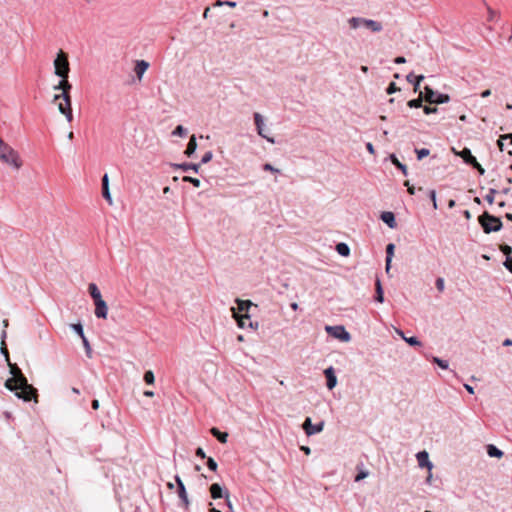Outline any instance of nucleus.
Listing matches in <instances>:
<instances>
[{
  "instance_id": "obj_1",
  "label": "nucleus",
  "mask_w": 512,
  "mask_h": 512,
  "mask_svg": "<svg viewBox=\"0 0 512 512\" xmlns=\"http://www.w3.org/2000/svg\"><path fill=\"white\" fill-rule=\"evenodd\" d=\"M12 377L5 381V387L15 392V396L25 402L34 400L38 402L37 390L28 383L26 377L23 375L18 366L11 367Z\"/></svg>"
},
{
  "instance_id": "obj_2",
  "label": "nucleus",
  "mask_w": 512,
  "mask_h": 512,
  "mask_svg": "<svg viewBox=\"0 0 512 512\" xmlns=\"http://www.w3.org/2000/svg\"><path fill=\"white\" fill-rule=\"evenodd\" d=\"M348 25L351 29L364 28L373 33H379L383 30V25L381 22L372 20V19L363 18V17L349 18Z\"/></svg>"
},
{
  "instance_id": "obj_3",
  "label": "nucleus",
  "mask_w": 512,
  "mask_h": 512,
  "mask_svg": "<svg viewBox=\"0 0 512 512\" xmlns=\"http://www.w3.org/2000/svg\"><path fill=\"white\" fill-rule=\"evenodd\" d=\"M478 221L486 234L500 231L503 227L500 218L493 216L488 212H484L482 215H480L478 217Z\"/></svg>"
},
{
  "instance_id": "obj_4",
  "label": "nucleus",
  "mask_w": 512,
  "mask_h": 512,
  "mask_svg": "<svg viewBox=\"0 0 512 512\" xmlns=\"http://www.w3.org/2000/svg\"><path fill=\"white\" fill-rule=\"evenodd\" d=\"M60 99H62L63 102L58 103L59 112L65 116V118L68 122H72L73 113H72V107H71L70 91H62L61 94H56L53 98V101L57 102Z\"/></svg>"
},
{
  "instance_id": "obj_5",
  "label": "nucleus",
  "mask_w": 512,
  "mask_h": 512,
  "mask_svg": "<svg viewBox=\"0 0 512 512\" xmlns=\"http://www.w3.org/2000/svg\"><path fill=\"white\" fill-rule=\"evenodd\" d=\"M70 71L68 56L60 51L54 60V73L60 78H68Z\"/></svg>"
},
{
  "instance_id": "obj_6",
  "label": "nucleus",
  "mask_w": 512,
  "mask_h": 512,
  "mask_svg": "<svg viewBox=\"0 0 512 512\" xmlns=\"http://www.w3.org/2000/svg\"><path fill=\"white\" fill-rule=\"evenodd\" d=\"M420 94L423 95L424 100L429 102L430 104H443L449 102L450 100L448 94L438 93L429 86H425L424 92H420Z\"/></svg>"
},
{
  "instance_id": "obj_7",
  "label": "nucleus",
  "mask_w": 512,
  "mask_h": 512,
  "mask_svg": "<svg viewBox=\"0 0 512 512\" xmlns=\"http://www.w3.org/2000/svg\"><path fill=\"white\" fill-rule=\"evenodd\" d=\"M175 482L177 484V495L181 501L179 506L182 507L185 511H188L190 508V500L186 491V487L178 475L175 476Z\"/></svg>"
},
{
  "instance_id": "obj_8",
  "label": "nucleus",
  "mask_w": 512,
  "mask_h": 512,
  "mask_svg": "<svg viewBox=\"0 0 512 512\" xmlns=\"http://www.w3.org/2000/svg\"><path fill=\"white\" fill-rule=\"evenodd\" d=\"M325 330L329 335L343 342H348L351 339L350 333L344 328V326H326Z\"/></svg>"
},
{
  "instance_id": "obj_9",
  "label": "nucleus",
  "mask_w": 512,
  "mask_h": 512,
  "mask_svg": "<svg viewBox=\"0 0 512 512\" xmlns=\"http://www.w3.org/2000/svg\"><path fill=\"white\" fill-rule=\"evenodd\" d=\"M0 160L6 164L11 165L17 170L20 169L22 166V161L20 159L18 152L13 148L6 154L1 155Z\"/></svg>"
},
{
  "instance_id": "obj_10",
  "label": "nucleus",
  "mask_w": 512,
  "mask_h": 512,
  "mask_svg": "<svg viewBox=\"0 0 512 512\" xmlns=\"http://www.w3.org/2000/svg\"><path fill=\"white\" fill-rule=\"evenodd\" d=\"M303 430L307 436H311L320 433L324 429V422L321 421L317 424H312L311 418L307 417L302 425Z\"/></svg>"
},
{
  "instance_id": "obj_11",
  "label": "nucleus",
  "mask_w": 512,
  "mask_h": 512,
  "mask_svg": "<svg viewBox=\"0 0 512 512\" xmlns=\"http://www.w3.org/2000/svg\"><path fill=\"white\" fill-rule=\"evenodd\" d=\"M254 122H255V126H256V129H257V133L259 136H261L262 138L266 139L268 142L270 143H275L274 141V138L272 137H268L265 133H264V119H263V116L258 113V112H255L254 115Z\"/></svg>"
},
{
  "instance_id": "obj_12",
  "label": "nucleus",
  "mask_w": 512,
  "mask_h": 512,
  "mask_svg": "<svg viewBox=\"0 0 512 512\" xmlns=\"http://www.w3.org/2000/svg\"><path fill=\"white\" fill-rule=\"evenodd\" d=\"M210 494L213 499H226L229 497V492L227 490H224L218 483H214L210 486Z\"/></svg>"
},
{
  "instance_id": "obj_13",
  "label": "nucleus",
  "mask_w": 512,
  "mask_h": 512,
  "mask_svg": "<svg viewBox=\"0 0 512 512\" xmlns=\"http://www.w3.org/2000/svg\"><path fill=\"white\" fill-rule=\"evenodd\" d=\"M326 377V386L329 390H332L337 385V377L335 375L334 368L332 366L324 370Z\"/></svg>"
},
{
  "instance_id": "obj_14",
  "label": "nucleus",
  "mask_w": 512,
  "mask_h": 512,
  "mask_svg": "<svg viewBox=\"0 0 512 512\" xmlns=\"http://www.w3.org/2000/svg\"><path fill=\"white\" fill-rule=\"evenodd\" d=\"M94 304H95V316L97 318H102V319L107 318L108 306H107L106 302L103 299H100V300L94 302Z\"/></svg>"
},
{
  "instance_id": "obj_15",
  "label": "nucleus",
  "mask_w": 512,
  "mask_h": 512,
  "mask_svg": "<svg viewBox=\"0 0 512 512\" xmlns=\"http://www.w3.org/2000/svg\"><path fill=\"white\" fill-rule=\"evenodd\" d=\"M102 195L109 205L113 204V200L111 197L110 189H109V177L108 174H104L102 177Z\"/></svg>"
},
{
  "instance_id": "obj_16",
  "label": "nucleus",
  "mask_w": 512,
  "mask_h": 512,
  "mask_svg": "<svg viewBox=\"0 0 512 512\" xmlns=\"http://www.w3.org/2000/svg\"><path fill=\"white\" fill-rule=\"evenodd\" d=\"M453 151L456 155L460 156L466 164L473 166L474 163L477 162L476 158L472 155L471 150L469 148H464L460 152H456L455 149H453Z\"/></svg>"
},
{
  "instance_id": "obj_17",
  "label": "nucleus",
  "mask_w": 512,
  "mask_h": 512,
  "mask_svg": "<svg viewBox=\"0 0 512 512\" xmlns=\"http://www.w3.org/2000/svg\"><path fill=\"white\" fill-rule=\"evenodd\" d=\"M418 464L420 467H427L429 470L432 469L433 465L429 461V455L426 451H420L416 455Z\"/></svg>"
},
{
  "instance_id": "obj_18",
  "label": "nucleus",
  "mask_w": 512,
  "mask_h": 512,
  "mask_svg": "<svg viewBox=\"0 0 512 512\" xmlns=\"http://www.w3.org/2000/svg\"><path fill=\"white\" fill-rule=\"evenodd\" d=\"M149 67V63L145 60H137L136 65L134 68V72L139 80L142 79L143 74L146 72V70Z\"/></svg>"
},
{
  "instance_id": "obj_19",
  "label": "nucleus",
  "mask_w": 512,
  "mask_h": 512,
  "mask_svg": "<svg viewBox=\"0 0 512 512\" xmlns=\"http://www.w3.org/2000/svg\"><path fill=\"white\" fill-rule=\"evenodd\" d=\"M233 317L236 319L237 324L240 328L248 327L250 316L248 314L238 315L235 308H232Z\"/></svg>"
},
{
  "instance_id": "obj_20",
  "label": "nucleus",
  "mask_w": 512,
  "mask_h": 512,
  "mask_svg": "<svg viewBox=\"0 0 512 512\" xmlns=\"http://www.w3.org/2000/svg\"><path fill=\"white\" fill-rule=\"evenodd\" d=\"M381 220L388 225L390 228H395L397 223L395 219V215L392 212H383L380 216Z\"/></svg>"
},
{
  "instance_id": "obj_21",
  "label": "nucleus",
  "mask_w": 512,
  "mask_h": 512,
  "mask_svg": "<svg viewBox=\"0 0 512 512\" xmlns=\"http://www.w3.org/2000/svg\"><path fill=\"white\" fill-rule=\"evenodd\" d=\"M424 79V76L423 75H414V73H409L407 76H406V80L413 84L414 86V91H418L419 87H420V83L421 81H423Z\"/></svg>"
},
{
  "instance_id": "obj_22",
  "label": "nucleus",
  "mask_w": 512,
  "mask_h": 512,
  "mask_svg": "<svg viewBox=\"0 0 512 512\" xmlns=\"http://www.w3.org/2000/svg\"><path fill=\"white\" fill-rule=\"evenodd\" d=\"M174 168L181 169L185 172L189 170H193L195 173L199 171L200 164H194V163H182V164H174Z\"/></svg>"
},
{
  "instance_id": "obj_23",
  "label": "nucleus",
  "mask_w": 512,
  "mask_h": 512,
  "mask_svg": "<svg viewBox=\"0 0 512 512\" xmlns=\"http://www.w3.org/2000/svg\"><path fill=\"white\" fill-rule=\"evenodd\" d=\"M211 434L218 439L220 443H226L228 439V433L227 432H221L218 428H211L210 430Z\"/></svg>"
},
{
  "instance_id": "obj_24",
  "label": "nucleus",
  "mask_w": 512,
  "mask_h": 512,
  "mask_svg": "<svg viewBox=\"0 0 512 512\" xmlns=\"http://www.w3.org/2000/svg\"><path fill=\"white\" fill-rule=\"evenodd\" d=\"M196 149H197L196 137H195V135H192L190 140H189V142H188V144H187V148L185 150V154L188 157H190V156H192L195 153Z\"/></svg>"
},
{
  "instance_id": "obj_25",
  "label": "nucleus",
  "mask_w": 512,
  "mask_h": 512,
  "mask_svg": "<svg viewBox=\"0 0 512 512\" xmlns=\"http://www.w3.org/2000/svg\"><path fill=\"white\" fill-rule=\"evenodd\" d=\"M88 291L93 298L94 302L102 299L100 290L98 289L97 285L95 283H90L88 286Z\"/></svg>"
},
{
  "instance_id": "obj_26",
  "label": "nucleus",
  "mask_w": 512,
  "mask_h": 512,
  "mask_svg": "<svg viewBox=\"0 0 512 512\" xmlns=\"http://www.w3.org/2000/svg\"><path fill=\"white\" fill-rule=\"evenodd\" d=\"M72 85L69 83L68 78H61L59 83L53 87L54 90L70 91Z\"/></svg>"
},
{
  "instance_id": "obj_27",
  "label": "nucleus",
  "mask_w": 512,
  "mask_h": 512,
  "mask_svg": "<svg viewBox=\"0 0 512 512\" xmlns=\"http://www.w3.org/2000/svg\"><path fill=\"white\" fill-rule=\"evenodd\" d=\"M336 251L339 255L343 257H348L350 255V248L346 243H338L336 245Z\"/></svg>"
},
{
  "instance_id": "obj_28",
  "label": "nucleus",
  "mask_w": 512,
  "mask_h": 512,
  "mask_svg": "<svg viewBox=\"0 0 512 512\" xmlns=\"http://www.w3.org/2000/svg\"><path fill=\"white\" fill-rule=\"evenodd\" d=\"M236 303L238 305L239 312H248L249 308L252 306V302L250 300H241L236 299Z\"/></svg>"
},
{
  "instance_id": "obj_29",
  "label": "nucleus",
  "mask_w": 512,
  "mask_h": 512,
  "mask_svg": "<svg viewBox=\"0 0 512 512\" xmlns=\"http://www.w3.org/2000/svg\"><path fill=\"white\" fill-rule=\"evenodd\" d=\"M487 454L490 456V457H495V458H501L503 456V452L498 449L495 445H488L487 446Z\"/></svg>"
},
{
  "instance_id": "obj_30",
  "label": "nucleus",
  "mask_w": 512,
  "mask_h": 512,
  "mask_svg": "<svg viewBox=\"0 0 512 512\" xmlns=\"http://www.w3.org/2000/svg\"><path fill=\"white\" fill-rule=\"evenodd\" d=\"M375 300L379 303H382L384 301V293L382 289V285L379 279L376 280V296Z\"/></svg>"
},
{
  "instance_id": "obj_31",
  "label": "nucleus",
  "mask_w": 512,
  "mask_h": 512,
  "mask_svg": "<svg viewBox=\"0 0 512 512\" xmlns=\"http://www.w3.org/2000/svg\"><path fill=\"white\" fill-rule=\"evenodd\" d=\"M390 159L392 163L403 172L404 175H407L406 165L402 164L394 154L390 156Z\"/></svg>"
},
{
  "instance_id": "obj_32",
  "label": "nucleus",
  "mask_w": 512,
  "mask_h": 512,
  "mask_svg": "<svg viewBox=\"0 0 512 512\" xmlns=\"http://www.w3.org/2000/svg\"><path fill=\"white\" fill-rule=\"evenodd\" d=\"M6 337H7V332H6V330H3L2 334H1V352L5 357H8L9 354H8V350H7V347L5 344Z\"/></svg>"
},
{
  "instance_id": "obj_33",
  "label": "nucleus",
  "mask_w": 512,
  "mask_h": 512,
  "mask_svg": "<svg viewBox=\"0 0 512 512\" xmlns=\"http://www.w3.org/2000/svg\"><path fill=\"white\" fill-rule=\"evenodd\" d=\"M432 362H433V363H435V364H437V365H438L440 368H442V369H448V367H449V363H448V361L443 360V359H441V358H439V357H435V356H433V357H432Z\"/></svg>"
},
{
  "instance_id": "obj_34",
  "label": "nucleus",
  "mask_w": 512,
  "mask_h": 512,
  "mask_svg": "<svg viewBox=\"0 0 512 512\" xmlns=\"http://www.w3.org/2000/svg\"><path fill=\"white\" fill-rule=\"evenodd\" d=\"M422 102H423V98H422V95L420 94V97L408 101L407 105L410 108H419V107H422Z\"/></svg>"
},
{
  "instance_id": "obj_35",
  "label": "nucleus",
  "mask_w": 512,
  "mask_h": 512,
  "mask_svg": "<svg viewBox=\"0 0 512 512\" xmlns=\"http://www.w3.org/2000/svg\"><path fill=\"white\" fill-rule=\"evenodd\" d=\"M144 381L148 385H152L155 382V376L154 373L151 370H148L144 374Z\"/></svg>"
},
{
  "instance_id": "obj_36",
  "label": "nucleus",
  "mask_w": 512,
  "mask_h": 512,
  "mask_svg": "<svg viewBox=\"0 0 512 512\" xmlns=\"http://www.w3.org/2000/svg\"><path fill=\"white\" fill-rule=\"evenodd\" d=\"M172 135L184 137L187 135V130L182 125H178L172 132Z\"/></svg>"
},
{
  "instance_id": "obj_37",
  "label": "nucleus",
  "mask_w": 512,
  "mask_h": 512,
  "mask_svg": "<svg viewBox=\"0 0 512 512\" xmlns=\"http://www.w3.org/2000/svg\"><path fill=\"white\" fill-rule=\"evenodd\" d=\"M71 328L81 337L84 338V330L81 323L72 324Z\"/></svg>"
},
{
  "instance_id": "obj_38",
  "label": "nucleus",
  "mask_w": 512,
  "mask_h": 512,
  "mask_svg": "<svg viewBox=\"0 0 512 512\" xmlns=\"http://www.w3.org/2000/svg\"><path fill=\"white\" fill-rule=\"evenodd\" d=\"M404 341L411 346H421L422 345V343L415 336L404 338Z\"/></svg>"
},
{
  "instance_id": "obj_39",
  "label": "nucleus",
  "mask_w": 512,
  "mask_h": 512,
  "mask_svg": "<svg viewBox=\"0 0 512 512\" xmlns=\"http://www.w3.org/2000/svg\"><path fill=\"white\" fill-rule=\"evenodd\" d=\"M497 193V190L494 188H490L488 194L485 196V200L492 204L494 202L495 194Z\"/></svg>"
},
{
  "instance_id": "obj_40",
  "label": "nucleus",
  "mask_w": 512,
  "mask_h": 512,
  "mask_svg": "<svg viewBox=\"0 0 512 512\" xmlns=\"http://www.w3.org/2000/svg\"><path fill=\"white\" fill-rule=\"evenodd\" d=\"M416 154H417V159L418 160H421L423 159L424 157L428 156L430 151L426 148H422V149H416L415 150Z\"/></svg>"
},
{
  "instance_id": "obj_41",
  "label": "nucleus",
  "mask_w": 512,
  "mask_h": 512,
  "mask_svg": "<svg viewBox=\"0 0 512 512\" xmlns=\"http://www.w3.org/2000/svg\"><path fill=\"white\" fill-rule=\"evenodd\" d=\"M394 250H395V245L393 243H389L386 246V258L392 259L394 256Z\"/></svg>"
},
{
  "instance_id": "obj_42",
  "label": "nucleus",
  "mask_w": 512,
  "mask_h": 512,
  "mask_svg": "<svg viewBox=\"0 0 512 512\" xmlns=\"http://www.w3.org/2000/svg\"><path fill=\"white\" fill-rule=\"evenodd\" d=\"M436 288L439 292H443L445 289V281L442 277H438L435 281Z\"/></svg>"
},
{
  "instance_id": "obj_43",
  "label": "nucleus",
  "mask_w": 512,
  "mask_h": 512,
  "mask_svg": "<svg viewBox=\"0 0 512 512\" xmlns=\"http://www.w3.org/2000/svg\"><path fill=\"white\" fill-rule=\"evenodd\" d=\"M184 182H190L195 187H200V180L190 176L183 177Z\"/></svg>"
},
{
  "instance_id": "obj_44",
  "label": "nucleus",
  "mask_w": 512,
  "mask_h": 512,
  "mask_svg": "<svg viewBox=\"0 0 512 512\" xmlns=\"http://www.w3.org/2000/svg\"><path fill=\"white\" fill-rule=\"evenodd\" d=\"M207 467L212 470V471H216L217 470V467H218V464L217 462L211 458V457H208L207 458Z\"/></svg>"
},
{
  "instance_id": "obj_45",
  "label": "nucleus",
  "mask_w": 512,
  "mask_h": 512,
  "mask_svg": "<svg viewBox=\"0 0 512 512\" xmlns=\"http://www.w3.org/2000/svg\"><path fill=\"white\" fill-rule=\"evenodd\" d=\"M500 250H501V252L506 256V258H507V257H511V254H512V248H511L509 245H506V244L502 245V246L500 247Z\"/></svg>"
},
{
  "instance_id": "obj_46",
  "label": "nucleus",
  "mask_w": 512,
  "mask_h": 512,
  "mask_svg": "<svg viewBox=\"0 0 512 512\" xmlns=\"http://www.w3.org/2000/svg\"><path fill=\"white\" fill-rule=\"evenodd\" d=\"M213 158V153L212 151H207L203 156H202V159H201V164H206L208 162H210Z\"/></svg>"
},
{
  "instance_id": "obj_47",
  "label": "nucleus",
  "mask_w": 512,
  "mask_h": 512,
  "mask_svg": "<svg viewBox=\"0 0 512 512\" xmlns=\"http://www.w3.org/2000/svg\"><path fill=\"white\" fill-rule=\"evenodd\" d=\"M82 339V342H83V345H84V348H85V351L88 355V357H91V346L89 344V341L87 340V338L84 336V338H81Z\"/></svg>"
},
{
  "instance_id": "obj_48",
  "label": "nucleus",
  "mask_w": 512,
  "mask_h": 512,
  "mask_svg": "<svg viewBox=\"0 0 512 512\" xmlns=\"http://www.w3.org/2000/svg\"><path fill=\"white\" fill-rule=\"evenodd\" d=\"M263 170L269 171V172H273V173H279L280 172L279 169L273 167L270 163H265L263 165Z\"/></svg>"
},
{
  "instance_id": "obj_49",
  "label": "nucleus",
  "mask_w": 512,
  "mask_h": 512,
  "mask_svg": "<svg viewBox=\"0 0 512 512\" xmlns=\"http://www.w3.org/2000/svg\"><path fill=\"white\" fill-rule=\"evenodd\" d=\"M368 474H369L368 471H365V470L359 471V473L355 477V481L359 482V481L363 480L364 478H366L368 476Z\"/></svg>"
},
{
  "instance_id": "obj_50",
  "label": "nucleus",
  "mask_w": 512,
  "mask_h": 512,
  "mask_svg": "<svg viewBox=\"0 0 512 512\" xmlns=\"http://www.w3.org/2000/svg\"><path fill=\"white\" fill-rule=\"evenodd\" d=\"M429 197H430V199H431V201H432V203H433V208H434V209H437V207H438V206H437V200H436V192H435V190H430V191H429Z\"/></svg>"
},
{
  "instance_id": "obj_51",
  "label": "nucleus",
  "mask_w": 512,
  "mask_h": 512,
  "mask_svg": "<svg viewBox=\"0 0 512 512\" xmlns=\"http://www.w3.org/2000/svg\"><path fill=\"white\" fill-rule=\"evenodd\" d=\"M398 90V87L394 82H391L386 89L387 94H393Z\"/></svg>"
},
{
  "instance_id": "obj_52",
  "label": "nucleus",
  "mask_w": 512,
  "mask_h": 512,
  "mask_svg": "<svg viewBox=\"0 0 512 512\" xmlns=\"http://www.w3.org/2000/svg\"><path fill=\"white\" fill-rule=\"evenodd\" d=\"M423 110H424V113L427 115L431 114V113H436L438 111V109L436 107H430V106H424Z\"/></svg>"
},
{
  "instance_id": "obj_53",
  "label": "nucleus",
  "mask_w": 512,
  "mask_h": 512,
  "mask_svg": "<svg viewBox=\"0 0 512 512\" xmlns=\"http://www.w3.org/2000/svg\"><path fill=\"white\" fill-rule=\"evenodd\" d=\"M504 266L506 267V269H508L509 271L512 272V258L511 257L506 258V261L504 262Z\"/></svg>"
},
{
  "instance_id": "obj_54",
  "label": "nucleus",
  "mask_w": 512,
  "mask_h": 512,
  "mask_svg": "<svg viewBox=\"0 0 512 512\" xmlns=\"http://www.w3.org/2000/svg\"><path fill=\"white\" fill-rule=\"evenodd\" d=\"M473 168L477 169V171L479 172V174L483 175L485 173V169L477 162L474 163V165L472 166Z\"/></svg>"
},
{
  "instance_id": "obj_55",
  "label": "nucleus",
  "mask_w": 512,
  "mask_h": 512,
  "mask_svg": "<svg viewBox=\"0 0 512 512\" xmlns=\"http://www.w3.org/2000/svg\"><path fill=\"white\" fill-rule=\"evenodd\" d=\"M196 456H198V457H200L202 459L206 458V454H205L204 450L201 447H198L196 449Z\"/></svg>"
},
{
  "instance_id": "obj_56",
  "label": "nucleus",
  "mask_w": 512,
  "mask_h": 512,
  "mask_svg": "<svg viewBox=\"0 0 512 512\" xmlns=\"http://www.w3.org/2000/svg\"><path fill=\"white\" fill-rule=\"evenodd\" d=\"M394 62H395L396 64H404V63H406V58H405V57H403V56H398V57H396V58L394 59Z\"/></svg>"
},
{
  "instance_id": "obj_57",
  "label": "nucleus",
  "mask_w": 512,
  "mask_h": 512,
  "mask_svg": "<svg viewBox=\"0 0 512 512\" xmlns=\"http://www.w3.org/2000/svg\"><path fill=\"white\" fill-rule=\"evenodd\" d=\"M225 500H226V505H227V507H228V509H229V512H234V508H233V505H232V503H231V501H230L229 497H228V498H226Z\"/></svg>"
},
{
  "instance_id": "obj_58",
  "label": "nucleus",
  "mask_w": 512,
  "mask_h": 512,
  "mask_svg": "<svg viewBox=\"0 0 512 512\" xmlns=\"http://www.w3.org/2000/svg\"><path fill=\"white\" fill-rule=\"evenodd\" d=\"M366 148H367V150H368V152H369V153H371V154H374V153H375L374 146H373V144H372V143H370V142H369V143H367V144H366Z\"/></svg>"
},
{
  "instance_id": "obj_59",
  "label": "nucleus",
  "mask_w": 512,
  "mask_h": 512,
  "mask_svg": "<svg viewBox=\"0 0 512 512\" xmlns=\"http://www.w3.org/2000/svg\"><path fill=\"white\" fill-rule=\"evenodd\" d=\"M464 388L467 390L469 394H474V388L469 384H464Z\"/></svg>"
},
{
  "instance_id": "obj_60",
  "label": "nucleus",
  "mask_w": 512,
  "mask_h": 512,
  "mask_svg": "<svg viewBox=\"0 0 512 512\" xmlns=\"http://www.w3.org/2000/svg\"><path fill=\"white\" fill-rule=\"evenodd\" d=\"M490 95H491V90H490V89H486V90H484V91L481 93V97H483V98H486V97H488V96H490Z\"/></svg>"
},
{
  "instance_id": "obj_61",
  "label": "nucleus",
  "mask_w": 512,
  "mask_h": 512,
  "mask_svg": "<svg viewBox=\"0 0 512 512\" xmlns=\"http://www.w3.org/2000/svg\"><path fill=\"white\" fill-rule=\"evenodd\" d=\"M258 326H259L258 322L249 321V323H248V327H250L252 329H257Z\"/></svg>"
},
{
  "instance_id": "obj_62",
  "label": "nucleus",
  "mask_w": 512,
  "mask_h": 512,
  "mask_svg": "<svg viewBox=\"0 0 512 512\" xmlns=\"http://www.w3.org/2000/svg\"><path fill=\"white\" fill-rule=\"evenodd\" d=\"M502 344H503V346H506V347H508V346H512V339L507 338V339H505V340L503 341V343H502Z\"/></svg>"
},
{
  "instance_id": "obj_63",
  "label": "nucleus",
  "mask_w": 512,
  "mask_h": 512,
  "mask_svg": "<svg viewBox=\"0 0 512 512\" xmlns=\"http://www.w3.org/2000/svg\"><path fill=\"white\" fill-rule=\"evenodd\" d=\"M301 450L306 454L309 455L311 453V449L308 446H302Z\"/></svg>"
},
{
  "instance_id": "obj_64",
  "label": "nucleus",
  "mask_w": 512,
  "mask_h": 512,
  "mask_svg": "<svg viewBox=\"0 0 512 512\" xmlns=\"http://www.w3.org/2000/svg\"><path fill=\"white\" fill-rule=\"evenodd\" d=\"M502 139H509L512 144V133L502 135Z\"/></svg>"
}]
</instances>
